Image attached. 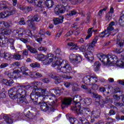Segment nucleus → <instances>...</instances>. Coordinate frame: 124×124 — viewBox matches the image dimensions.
<instances>
[{
	"label": "nucleus",
	"instance_id": "f257e3e1",
	"mask_svg": "<svg viewBox=\"0 0 124 124\" xmlns=\"http://www.w3.org/2000/svg\"><path fill=\"white\" fill-rule=\"evenodd\" d=\"M8 93L10 97L12 99L17 98V103H23V104H28L29 103L28 100L26 99L27 92L24 89L22 88L17 89L16 88H13L9 91ZM17 95H20V97L18 98Z\"/></svg>",
	"mask_w": 124,
	"mask_h": 124
},
{
	"label": "nucleus",
	"instance_id": "f03ea898",
	"mask_svg": "<svg viewBox=\"0 0 124 124\" xmlns=\"http://www.w3.org/2000/svg\"><path fill=\"white\" fill-rule=\"evenodd\" d=\"M97 57L98 59L105 64H111V63H118L120 61H118V57L115 55H105L103 53H98L97 54Z\"/></svg>",
	"mask_w": 124,
	"mask_h": 124
},
{
	"label": "nucleus",
	"instance_id": "7ed1b4c3",
	"mask_svg": "<svg viewBox=\"0 0 124 124\" xmlns=\"http://www.w3.org/2000/svg\"><path fill=\"white\" fill-rule=\"evenodd\" d=\"M60 4L57 5L54 9V12L56 15L62 13H64L65 11H69L70 6L68 3L63 0H61Z\"/></svg>",
	"mask_w": 124,
	"mask_h": 124
},
{
	"label": "nucleus",
	"instance_id": "20e7f679",
	"mask_svg": "<svg viewBox=\"0 0 124 124\" xmlns=\"http://www.w3.org/2000/svg\"><path fill=\"white\" fill-rule=\"evenodd\" d=\"M48 76L54 80V83L56 85L60 84L61 82L62 78H66V79H71L72 77L68 76H62L60 75L59 73H50L48 74Z\"/></svg>",
	"mask_w": 124,
	"mask_h": 124
},
{
	"label": "nucleus",
	"instance_id": "39448f33",
	"mask_svg": "<svg viewBox=\"0 0 124 124\" xmlns=\"http://www.w3.org/2000/svg\"><path fill=\"white\" fill-rule=\"evenodd\" d=\"M46 103L48 105H47L45 102L40 103V107L42 111H44V112H47L48 110H49L51 112H54V111L56 110V109H55L56 102L53 101L51 104L49 103L50 102Z\"/></svg>",
	"mask_w": 124,
	"mask_h": 124
},
{
	"label": "nucleus",
	"instance_id": "423d86ee",
	"mask_svg": "<svg viewBox=\"0 0 124 124\" xmlns=\"http://www.w3.org/2000/svg\"><path fill=\"white\" fill-rule=\"evenodd\" d=\"M61 72L63 73H72V74H75L77 71L75 70H72V67L69 63H66L63 67H61L59 69Z\"/></svg>",
	"mask_w": 124,
	"mask_h": 124
},
{
	"label": "nucleus",
	"instance_id": "0eeeda50",
	"mask_svg": "<svg viewBox=\"0 0 124 124\" xmlns=\"http://www.w3.org/2000/svg\"><path fill=\"white\" fill-rule=\"evenodd\" d=\"M75 112H76L77 114L79 115H83L85 117H90L92 113L90 108L87 107L81 108V107L75 110Z\"/></svg>",
	"mask_w": 124,
	"mask_h": 124
},
{
	"label": "nucleus",
	"instance_id": "6e6552de",
	"mask_svg": "<svg viewBox=\"0 0 124 124\" xmlns=\"http://www.w3.org/2000/svg\"><path fill=\"white\" fill-rule=\"evenodd\" d=\"M39 21H40V18H39L38 15H35L33 18L27 21V25L33 30H36V27L35 26L34 22H39Z\"/></svg>",
	"mask_w": 124,
	"mask_h": 124
},
{
	"label": "nucleus",
	"instance_id": "1a4fd4ad",
	"mask_svg": "<svg viewBox=\"0 0 124 124\" xmlns=\"http://www.w3.org/2000/svg\"><path fill=\"white\" fill-rule=\"evenodd\" d=\"M52 93H50V95H49L50 99H55V101H53L55 102V105L57 101H58V99L56 98V95H55L53 93H55L56 95H61V89L59 87H56V88H54L51 90ZM47 100V101L45 102H50V100Z\"/></svg>",
	"mask_w": 124,
	"mask_h": 124
},
{
	"label": "nucleus",
	"instance_id": "9d476101",
	"mask_svg": "<svg viewBox=\"0 0 124 124\" xmlns=\"http://www.w3.org/2000/svg\"><path fill=\"white\" fill-rule=\"evenodd\" d=\"M81 99H82V98L79 95H77L74 96L73 101L75 105L74 106L71 107V109L72 111H75L81 107V103H80V101Z\"/></svg>",
	"mask_w": 124,
	"mask_h": 124
},
{
	"label": "nucleus",
	"instance_id": "9b49d317",
	"mask_svg": "<svg viewBox=\"0 0 124 124\" xmlns=\"http://www.w3.org/2000/svg\"><path fill=\"white\" fill-rule=\"evenodd\" d=\"M96 79L97 78L95 77L87 76L84 77L83 82L84 84L87 85H93L97 81Z\"/></svg>",
	"mask_w": 124,
	"mask_h": 124
},
{
	"label": "nucleus",
	"instance_id": "f8f14e48",
	"mask_svg": "<svg viewBox=\"0 0 124 124\" xmlns=\"http://www.w3.org/2000/svg\"><path fill=\"white\" fill-rule=\"evenodd\" d=\"M34 92L35 91H39L41 92L43 95H44V97L43 98L44 101H47V100H48V99H51V98H50V95H47V91H46V89H43L42 88H41L40 87L38 88L37 86H34Z\"/></svg>",
	"mask_w": 124,
	"mask_h": 124
},
{
	"label": "nucleus",
	"instance_id": "ddd939ff",
	"mask_svg": "<svg viewBox=\"0 0 124 124\" xmlns=\"http://www.w3.org/2000/svg\"><path fill=\"white\" fill-rule=\"evenodd\" d=\"M29 3H32L34 2L35 5L39 6V7L44 8L45 5V2L44 0H27Z\"/></svg>",
	"mask_w": 124,
	"mask_h": 124
},
{
	"label": "nucleus",
	"instance_id": "4468645a",
	"mask_svg": "<svg viewBox=\"0 0 124 124\" xmlns=\"http://www.w3.org/2000/svg\"><path fill=\"white\" fill-rule=\"evenodd\" d=\"M71 101L72 100L70 98H64L61 105L62 109H64L66 107H68L69 105L71 104Z\"/></svg>",
	"mask_w": 124,
	"mask_h": 124
},
{
	"label": "nucleus",
	"instance_id": "2eb2a0df",
	"mask_svg": "<svg viewBox=\"0 0 124 124\" xmlns=\"http://www.w3.org/2000/svg\"><path fill=\"white\" fill-rule=\"evenodd\" d=\"M26 48L31 54H33L34 55H38V51L36 48L30 46V45H27Z\"/></svg>",
	"mask_w": 124,
	"mask_h": 124
},
{
	"label": "nucleus",
	"instance_id": "dca6fc26",
	"mask_svg": "<svg viewBox=\"0 0 124 124\" xmlns=\"http://www.w3.org/2000/svg\"><path fill=\"white\" fill-rule=\"evenodd\" d=\"M20 31H21L22 35L26 34L27 35H28V36H31V37L33 36L31 31L30 30H26L25 28H20Z\"/></svg>",
	"mask_w": 124,
	"mask_h": 124
},
{
	"label": "nucleus",
	"instance_id": "f3484780",
	"mask_svg": "<svg viewBox=\"0 0 124 124\" xmlns=\"http://www.w3.org/2000/svg\"><path fill=\"white\" fill-rule=\"evenodd\" d=\"M63 19H64L63 16H60L58 18H54L53 22L54 25H59V24H62V23L63 22Z\"/></svg>",
	"mask_w": 124,
	"mask_h": 124
},
{
	"label": "nucleus",
	"instance_id": "a211bd4d",
	"mask_svg": "<svg viewBox=\"0 0 124 124\" xmlns=\"http://www.w3.org/2000/svg\"><path fill=\"white\" fill-rule=\"evenodd\" d=\"M11 33V30L0 29V34L3 35H9Z\"/></svg>",
	"mask_w": 124,
	"mask_h": 124
},
{
	"label": "nucleus",
	"instance_id": "6ab92c4d",
	"mask_svg": "<svg viewBox=\"0 0 124 124\" xmlns=\"http://www.w3.org/2000/svg\"><path fill=\"white\" fill-rule=\"evenodd\" d=\"M77 13H78V14H80L83 17L85 16V15H86V14L84 13V12H81L78 13V12L76 11V10H73L69 12V14H67V15H68L69 16H74V15H76Z\"/></svg>",
	"mask_w": 124,
	"mask_h": 124
},
{
	"label": "nucleus",
	"instance_id": "aec40b11",
	"mask_svg": "<svg viewBox=\"0 0 124 124\" xmlns=\"http://www.w3.org/2000/svg\"><path fill=\"white\" fill-rule=\"evenodd\" d=\"M85 57L89 62H93V52H86L85 54Z\"/></svg>",
	"mask_w": 124,
	"mask_h": 124
},
{
	"label": "nucleus",
	"instance_id": "412c9836",
	"mask_svg": "<svg viewBox=\"0 0 124 124\" xmlns=\"http://www.w3.org/2000/svg\"><path fill=\"white\" fill-rule=\"evenodd\" d=\"M70 62L72 63H79L82 62V57L81 56H77L76 59L71 58Z\"/></svg>",
	"mask_w": 124,
	"mask_h": 124
},
{
	"label": "nucleus",
	"instance_id": "4be33fe9",
	"mask_svg": "<svg viewBox=\"0 0 124 124\" xmlns=\"http://www.w3.org/2000/svg\"><path fill=\"white\" fill-rule=\"evenodd\" d=\"M110 34H111V32L108 29H107V30L100 33L99 36L101 38H103V37H104L106 35H107V36H109Z\"/></svg>",
	"mask_w": 124,
	"mask_h": 124
},
{
	"label": "nucleus",
	"instance_id": "5701e85b",
	"mask_svg": "<svg viewBox=\"0 0 124 124\" xmlns=\"http://www.w3.org/2000/svg\"><path fill=\"white\" fill-rule=\"evenodd\" d=\"M0 56L4 59H5V60H7L8 61H10V60H11V58H12V55H11V54L9 53H1Z\"/></svg>",
	"mask_w": 124,
	"mask_h": 124
},
{
	"label": "nucleus",
	"instance_id": "b1692460",
	"mask_svg": "<svg viewBox=\"0 0 124 124\" xmlns=\"http://www.w3.org/2000/svg\"><path fill=\"white\" fill-rule=\"evenodd\" d=\"M53 58H49L46 56L45 59L43 61V62L44 64H45V65H47L48 64H50V63H51V62H53Z\"/></svg>",
	"mask_w": 124,
	"mask_h": 124
},
{
	"label": "nucleus",
	"instance_id": "393cba45",
	"mask_svg": "<svg viewBox=\"0 0 124 124\" xmlns=\"http://www.w3.org/2000/svg\"><path fill=\"white\" fill-rule=\"evenodd\" d=\"M16 8L14 7H11L9 9V11L7 12V13L8 14V16H11V15H14L16 13Z\"/></svg>",
	"mask_w": 124,
	"mask_h": 124
},
{
	"label": "nucleus",
	"instance_id": "a878e982",
	"mask_svg": "<svg viewBox=\"0 0 124 124\" xmlns=\"http://www.w3.org/2000/svg\"><path fill=\"white\" fill-rule=\"evenodd\" d=\"M119 23L120 26H124V11L121 13Z\"/></svg>",
	"mask_w": 124,
	"mask_h": 124
},
{
	"label": "nucleus",
	"instance_id": "bb28decb",
	"mask_svg": "<svg viewBox=\"0 0 124 124\" xmlns=\"http://www.w3.org/2000/svg\"><path fill=\"white\" fill-rule=\"evenodd\" d=\"M45 4L46 7H48V8H51L53 7V5H54V1L52 0H46Z\"/></svg>",
	"mask_w": 124,
	"mask_h": 124
},
{
	"label": "nucleus",
	"instance_id": "cd10ccee",
	"mask_svg": "<svg viewBox=\"0 0 124 124\" xmlns=\"http://www.w3.org/2000/svg\"><path fill=\"white\" fill-rule=\"evenodd\" d=\"M116 45L119 47H124V40L120 39L119 38L116 39Z\"/></svg>",
	"mask_w": 124,
	"mask_h": 124
},
{
	"label": "nucleus",
	"instance_id": "c85d7f7f",
	"mask_svg": "<svg viewBox=\"0 0 124 124\" xmlns=\"http://www.w3.org/2000/svg\"><path fill=\"white\" fill-rule=\"evenodd\" d=\"M54 54L55 55V58H59L62 55V52L61 48H57L56 51H54Z\"/></svg>",
	"mask_w": 124,
	"mask_h": 124
},
{
	"label": "nucleus",
	"instance_id": "c756f323",
	"mask_svg": "<svg viewBox=\"0 0 124 124\" xmlns=\"http://www.w3.org/2000/svg\"><path fill=\"white\" fill-rule=\"evenodd\" d=\"M21 72H22L23 75L29 76V69L26 67H22L20 69Z\"/></svg>",
	"mask_w": 124,
	"mask_h": 124
},
{
	"label": "nucleus",
	"instance_id": "7c9ffc66",
	"mask_svg": "<svg viewBox=\"0 0 124 124\" xmlns=\"http://www.w3.org/2000/svg\"><path fill=\"white\" fill-rule=\"evenodd\" d=\"M4 43L2 42V43L3 44H5V43H7L9 41V42L10 43L11 45H14V39L12 38H10L8 39V38L7 37H5V38L4 39Z\"/></svg>",
	"mask_w": 124,
	"mask_h": 124
},
{
	"label": "nucleus",
	"instance_id": "2f4dec72",
	"mask_svg": "<svg viewBox=\"0 0 124 124\" xmlns=\"http://www.w3.org/2000/svg\"><path fill=\"white\" fill-rule=\"evenodd\" d=\"M87 46H88L87 49V52L90 53H93L94 51V46L91 45V43L88 44Z\"/></svg>",
	"mask_w": 124,
	"mask_h": 124
},
{
	"label": "nucleus",
	"instance_id": "473e14b6",
	"mask_svg": "<svg viewBox=\"0 0 124 124\" xmlns=\"http://www.w3.org/2000/svg\"><path fill=\"white\" fill-rule=\"evenodd\" d=\"M69 120L71 124H78L79 121L76 118H73L71 117H69Z\"/></svg>",
	"mask_w": 124,
	"mask_h": 124
},
{
	"label": "nucleus",
	"instance_id": "72a5a7b5",
	"mask_svg": "<svg viewBox=\"0 0 124 124\" xmlns=\"http://www.w3.org/2000/svg\"><path fill=\"white\" fill-rule=\"evenodd\" d=\"M14 34L16 36V37H21L23 35L22 31H20V29L18 30H16L14 31Z\"/></svg>",
	"mask_w": 124,
	"mask_h": 124
},
{
	"label": "nucleus",
	"instance_id": "f704fd0d",
	"mask_svg": "<svg viewBox=\"0 0 124 124\" xmlns=\"http://www.w3.org/2000/svg\"><path fill=\"white\" fill-rule=\"evenodd\" d=\"M4 120L7 123V124H13V120L8 116H4L3 117Z\"/></svg>",
	"mask_w": 124,
	"mask_h": 124
},
{
	"label": "nucleus",
	"instance_id": "c9c22d12",
	"mask_svg": "<svg viewBox=\"0 0 124 124\" xmlns=\"http://www.w3.org/2000/svg\"><path fill=\"white\" fill-rule=\"evenodd\" d=\"M92 114L94 115L95 118H99V116H100V110L97 109L96 111H93Z\"/></svg>",
	"mask_w": 124,
	"mask_h": 124
},
{
	"label": "nucleus",
	"instance_id": "e433bc0d",
	"mask_svg": "<svg viewBox=\"0 0 124 124\" xmlns=\"http://www.w3.org/2000/svg\"><path fill=\"white\" fill-rule=\"evenodd\" d=\"M31 85H37V86H33L32 87L34 89V87H37V88H40L41 86H42V82H37V81H34L31 82Z\"/></svg>",
	"mask_w": 124,
	"mask_h": 124
},
{
	"label": "nucleus",
	"instance_id": "4c0bfd02",
	"mask_svg": "<svg viewBox=\"0 0 124 124\" xmlns=\"http://www.w3.org/2000/svg\"><path fill=\"white\" fill-rule=\"evenodd\" d=\"M104 103H112L113 102V100L111 98H110V97L107 96H106V98L105 100L103 101Z\"/></svg>",
	"mask_w": 124,
	"mask_h": 124
},
{
	"label": "nucleus",
	"instance_id": "58836bf2",
	"mask_svg": "<svg viewBox=\"0 0 124 124\" xmlns=\"http://www.w3.org/2000/svg\"><path fill=\"white\" fill-rule=\"evenodd\" d=\"M67 45L69 47H72L71 49L73 50H77V46H76V45H75V44H74L73 42H71L68 43Z\"/></svg>",
	"mask_w": 124,
	"mask_h": 124
},
{
	"label": "nucleus",
	"instance_id": "ea45409f",
	"mask_svg": "<svg viewBox=\"0 0 124 124\" xmlns=\"http://www.w3.org/2000/svg\"><path fill=\"white\" fill-rule=\"evenodd\" d=\"M7 8V5L5 2H1L0 3V10H5Z\"/></svg>",
	"mask_w": 124,
	"mask_h": 124
},
{
	"label": "nucleus",
	"instance_id": "a19ab883",
	"mask_svg": "<svg viewBox=\"0 0 124 124\" xmlns=\"http://www.w3.org/2000/svg\"><path fill=\"white\" fill-rule=\"evenodd\" d=\"M115 25V22L112 21L109 24L108 27L107 28V29L110 32L111 31L114 30V27H113V26Z\"/></svg>",
	"mask_w": 124,
	"mask_h": 124
},
{
	"label": "nucleus",
	"instance_id": "79ce46f5",
	"mask_svg": "<svg viewBox=\"0 0 124 124\" xmlns=\"http://www.w3.org/2000/svg\"><path fill=\"white\" fill-rule=\"evenodd\" d=\"M32 9H33L32 7L31 6H26L24 9V12H26V13H29L30 11H32Z\"/></svg>",
	"mask_w": 124,
	"mask_h": 124
},
{
	"label": "nucleus",
	"instance_id": "37998d69",
	"mask_svg": "<svg viewBox=\"0 0 124 124\" xmlns=\"http://www.w3.org/2000/svg\"><path fill=\"white\" fill-rule=\"evenodd\" d=\"M30 66L32 67V68H36V67H40V64L35 62V63L30 64Z\"/></svg>",
	"mask_w": 124,
	"mask_h": 124
},
{
	"label": "nucleus",
	"instance_id": "c03bdc74",
	"mask_svg": "<svg viewBox=\"0 0 124 124\" xmlns=\"http://www.w3.org/2000/svg\"><path fill=\"white\" fill-rule=\"evenodd\" d=\"M81 88H82V89H83L84 90H85V91H87V93H93L92 92V90H91L90 89V88H89V87H88V86H86V85H81Z\"/></svg>",
	"mask_w": 124,
	"mask_h": 124
},
{
	"label": "nucleus",
	"instance_id": "a18cd8bd",
	"mask_svg": "<svg viewBox=\"0 0 124 124\" xmlns=\"http://www.w3.org/2000/svg\"><path fill=\"white\" fill-rule=\"evenodd\" d=\"M21 77L22 76H21V74H20L19 73H16L15 75H12V77L11 78L17 80L18 78H21Z\"/></svg>",
	"mask_w": 124,
	"mask_h": 124
},
{
	"label": "nucleus",
	"instance_id": "49530a36",
	"mask_svg": "<svg viewBox=\"0 0 124 124\" xmlns=\"http://www.w3.org/2000/svg\"><path fill=\"white\" fill-rule=\"evenodd\" d=\"M84 103H85L86 105H90L92 103V99L90 98H86L84 100Z\"/></svg>",
	"mask_w": 124,
	"mask_h": 124
},
{
	"label": "nucleus",
	"instance_id": "de8ad7c7",
	"mask_svg": "<svg viewBox=\"0 0 124 124\" xmlns=\"http://www.w3.org/2000/svg\"><path fill=\"white\" fill-rule=\"evenodd\" d=\"M95 65L96 66L95 68H94L95 71H98L99 70V67L101 64L99 63V62L98 61H96L94 63Z\"/></svg>",
	"mask_w": 124,
	"mask_h": 124
},
{
	"label": "nucleus",
	"instance_id": "09e8293b",
	"mask_svg": "<svg viewBox=\"0 0 124 124\" xmlns=\"http://www.w3.org/2000/svg\"><path fill=\"white\" fill-rule=\"evenodd\" d=\"M6 17H9L8 16V14H7V13H6V12H3L2 13H0V18H6Z\"/></svg>",
	"mask_w": 124,
	"mask_h": 124
},
{
	"label": "nucleus",
	"instance_id": "8fccbe9b",
	"mask_svg": "<svg viewBox=\"0 0 124 124\" xmlns=\"http://www.w3.org/2000/svg\"><path fill=\"white\" fill-rule=\"evenodd\" d=\"M37 58L39 61H44L45 60V58H46V56L43 54H37Z\"/></svg>",
	"mask_w": 124,
	"mask_h": 124
},
{
	"label": "nucleus",
	"instance_id": "3c124183",
	"mask_svg": "<svg viewBox=\"0 0 124 124\" xmlns=\"http://www.w3.org/2000/svg\"><path fill=\"white\" fill-rule=\"evenodd\" d=\"M78 121L81 124H86V121H87V119H86V118L84 117H79Z\"/></svg>",
	"mask_w": 124,
	"mask_h": 124
},
{
	"label": "nucleus",
	"instance_id": "603ef678",
	"mask_svg": "<svg viewBox=\"0 0 124 124\" xmlns=\"http://www.w3.org/2000/svg\"><path fill=\"white\" fill-rule=\"evenodd\" d=\"M29 50L27 49H24L22 51V57H25V56H29Z\"/></svg>",
	"mask_w": 124,
	"mask_h": 124
},
{
	"label": "nucleus",
	"instance_id": "864d4df0",
	"mask_svg": "<svg viewBox=\"0 0 124 124\" xmlns=\"http://www.w3.org/2000/svg\"><path fill=\"white\" fill-rule=\"evenodd\" d=\"M21 55L16 54L13 55V59L15 60H17V61H19V60H21Z\"/></svg>",
	"mask_w": 124,
	"mask_h": 124
},
{
	"label": "nucleus",
	"instance_id": "5fc2aeb1",
	"mask_svg": "<svg viewBox=\"0 0 124 124\" xmlns=\"http://www.w3.org/2000/svg\"><path fill=\"white\" fill-rule=\"evenodd\" d=\"M64 62H65V61L62 60H58L56 61V64L58 66L62 65V63H64Z\"/></svg>",
	"mask_w": 124,
	"mask_h": 124
},
{
	"label": "nucleus",
	"instance_id": "6e6d98bb",
	"mask_svg": "<svg viewBox=\"0 0 124 124\" xmlns=\"http://www.w3.org/2000/svg\"><path fill=\"white\" fill-rule=\"evenodd\" d=\"M26 117L29 119H32L33 118V114L31 113L30 111H28L27 114H26Z\"/></svg>",
	"mask_w": 124,
	"mask_h": 124
},
{
	"label": "nucleus",
	"instance_id": "4d7b16f0",
	"mask_svg": "<svg viewBox=\"0 0 124 124\" xmlns=\"http://www.w3.org/2000/svg\"><path fill=\"white\" fill-rule=\"evenodd\" d=\"M114 105L117 106V107H123V106H124V104L120 103L119 102L115 101L114 102Z\"/></svg>",
	"mask_w": 124,
	"mask_h": 124
},
{
	"label": "nucleus",
	"instance_id": "13d9d810",
	"mask_svg": "<svg viewBox=\"0 0 124 124\" xmlns=\"http://www.w3.org/2000/svg\"><path fill=\"white\" fill-rule=\"evenodd\" d=\"M31 98L32 99V101H33V100H35V99L37 98V97L36 96V95H35V93H31Z\"/></svg>",
	"mask_w": 124,
	"mask_h": 124
},
{
	"label": "nucleus",
	"instance_id": "bf43d9fd",
	"mask_svg": "<svg viewBox=\"0 0 124 124\" xmlns=\"http://www.w3.org/2000/svg\"><path fill=\"white\" fill-rule=\"evenodd\" d=\"M38 50L40 52H46L47 48L45 47L41 46L38 48Z\"/></svg>",
	"mask_w": 124,
	"mask_h": 124
},
{
	"label": "nucleus",
	"instance_id": "052dcab7",
	"mask_svg": "<svg viewBox=\"0 0 124 124\" xmlns=\"http://www.w3.org/2000/svg\"><path fill=\"white\" fill-rule=\"evenodd\" d=\"M79 49L81 51V52H85V54L86 52H88V51L86 50V46H81Z\"/></svg>",
	"mask_w": 124,
	"mask_h": 124
},
{
	"label": "nucleus",
	"instance_id": "680f3d73",
	"mask_svg": "<svg viewBox=\"0 0 124 124\" xmlns=\"http://www.w3.org/2000/svg\"><path fill=\"white\" fill-rule=\"evenodd\" d=\"M6 97V93L4 92L0 93V98H5Z\"/></svg>",
	"mask_w": 124,
	"mask_h": 124
},
{
	"label": "nucleus",
	"instance_id": "e2e57ef3",
	"mask_svg": "<svg viewBox=\"0 0 124 124\" xmlns=\"http://www.w3.org/2000/svg\"><path fill=\"white\" fill-rule=\"evenodd\" d=\"M39 34H40L41 36H43V35H45L46 34V31L44 30H41L39 32Z\"/></svg>",
	"mask_w": 124,
	"mask_h": 124
},
{
	"label": "nucleus",
	"instance_id": "0e129e2a",
	"mask_svg": "<svg viewBox=\"0 0 124 124\" xmlns=\"http://www.w3.org/2000/svg\"><path fill=\"white\" fill-rule=\"evenodd\" d=\"M7 66H8V64L7 63H2L0 65V68H5V67H6Z\"/></svg>",
	"mask_w": 124,
	"mask_h": 124
},
{
	"label": "nucleus",
	"instance_id": "69168bd1",
	"mask_svg": "<svg viewBox=\"0 0 124 124\" xmlns=\"http://www.w3.org/2000/svg\"><path fill=\"white\" fill-rule=\"evenodd\" d=\"M19 25H26V22H25V20L24 18H21L19 22Z\"/></svg>",
	"mask_w": 124,
	"mask_h": 124
},
{
	"label": "nucleus",
	"instance_id": "338daca9",
	"mask_svg": "<svg viewBox=\"0 0 124 124\" xmlns=\"http://www.w3.org/2000/svg\"><path fill=\"white\" fill-rule=\"evenodd\" d=\"M1 25H3L4 27H6L7 28H8L9 27V24H8V22H5V21H2L1 22Z\"/></svg>",
	"mask_w": 124,
	"mask_h": 124
},
{
	"label": "nucleus",
	"instance_id": "774afa93",
	"mask_svg": "<svg viewBox=\"0 0 124 124\" xmlns=\"http://www.w3.org/2000/svg\"><path fill=\"white\" fill-rule=\"evenodd\" d=\"M72 29H74V30H78L79 27L78 26V25H77V24L74 23V24L72 25Z\"/></svg>",
	"mask_w": 124,
	"mask_h": 124
}]
</instances>
